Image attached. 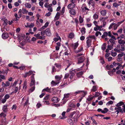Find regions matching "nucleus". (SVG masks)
I'll return each instance as SVG.
<instances>
[{"label": "nucleus", "instance_id": "nucleus-1", "mask_svg": "<svg viewBox=\"0 0 125 125\" xmlns=\"http://www.w3.org/2000/svg\"><path fill=\"white\" fill-rule=\"evenodd\" d=\"M117 108L114 107L115 110V112H116L118 114L119 112L122 113L123 111L125 110V105L123 102H121L118 103L116 105Z\"/></svg>", "mask_w": 125, "mask_h": 125}, {"label": "nucleus", "instance_id": "nucleus-2", "mask_svg": "<svg viewBox=\"0 0 125 125\" xmlns=\"http://www.w3.org/2000/svg\"><path fill=\"white\" fill-rule=\"evenodd\" d=\"M63 53V57H62L63 59H66L68 58L69 56V55L70 52L67 49H65L64 51L62 50L60 52L59 55L60 56H62L61 53Z\"/></svg>", "mask_w": 125, "mask_h": 125}, {"label": "nucleus", "instance_id": "nucleus-3", "mask_svg": "<svg viewBox=\"0 0 125 125\" xmlns=\"http://www.w3.org/2000/svg\"><path fill=\"white\" fill-rule=\"evenodd\" d=\"M110 37H111V38L113 39H110V45L111 44L110 43H111V44L112 46H110V50H111V49L112 48V46H114V44H115V40L114 39L116 40L115 38V36H113L111 35L110 32Z\"/></svg>", "mask_w": 125, "mask_h": 125}, {"label": "nucleus", "instance_id": "nucleus-4", "mask_svg": "<svg viewBox=\"0 0 125 125\" xmlns=\"http://www.w3.org/2000/svg\"><path fill=\"white\" fill-rule=\"evenodd\" d=\"M89 8H91L90 10H94V7L95 6V4L93 0H91L89 1L88 3Z\"/></svg>", "mask_w": 125, "mask_h": 125}, {"label": "nucleus", "instance_id": "nucleus-5", "mask_svg": "<svg viewBox=\"0 0 125 125\" xmlns=\"http://www.w3.org/2000/svg\"><path fill=\"white\" fill-rule=\"evenodd\" d=\"M89 8H91L90 10H94V7L95 6V4L93 0H91L89 1L88 3Z\"/></svg>", "mask_w": 125, "mask_h": 125}, {"label": "nucleus", "instance_id": "nucleus-6", "mask_svg": "<svg viewBox=\"0 0 125 125\" xmlns=\"http://www.w3.org/2000/svg\"><path fill=\"white\" fill-rule=\"evenodd\" d=\"M84 65V64H83L80 68H78V69H73V68L71 69L70 70L69 72L71 74H73V75H75V73H76V71H79L81 70L82 69V68L83 66Z\"/></svg>", "mask_w": 125, "mask_h": 125}, {"label": "nucleus", "instance_id": "nucleus-7", "mask_svg": "<svg viewBox=\"0 0 125 125\" xmlns=\"http://www.w3.org/2000/svg\"><path fill=\"white\" fill-rule=\"evenodd\" d=\"M82 11L83 12H87L90 10L89 9L87 8L85 4H83L81 8Z\"/></svg>", "mask_w": 125, "mask_h": 125}, {"label": "nucleus", "instance_id": "nucleus-8", "mask_svg": "<svg viewBox=\"0 0 125 125\" xmlns=\"http://www.w3.org/2000/svg\"><path fill=\"white\" fill-rule=\"evenodd\" d=\"M85 58L83 56L80 57L78 58V62L77 63L80 64L83 63L85 60Z\"/></svg>", "mask_w": 125, "mask_h": 125}, {"label": "nucleus", "instance_id": "nucleus-9", "mask_svg": "<svg viewBox=\"0 0 125 125\" xmlns=\"http://www.w3.org/2000/svg\"><path fill=\"white\" fill-rule=\"evenodd\" d=\"M34 74H33L31 77V82L30 83V86H32L34 85L35 83V81L34 78Z\"/></svg>", "mask_w": 125, "mask_h": 125}, {"label": "nucleus", "instance_id": "nucleus-10", "mask_svg": "<svg viewBox=\"0 0 125 125\" xmlns=\"http://www.w3.org/2000/svg\"><path fill=\"white\" fill-rule=\"evenodd\" d=\"M74 92L75 96L77 94H79L81 93H82V94H83V93L84 94V95H85L87 94V92L86 91L82 90H78Z\"/></svg>", "mask_w": 125, "mask_h": 125}, {"label": "nucleus", "instance_id": "nucleus-11", "mask_svg": "<svg viewBox=\"0 0 125 125\" xmlns=\"http://www.w3.org/2000/svg\"><path fill=\"white\" fill-rule=\"evenodd\" d=\"M62 77V75H56L55 76V78L56 80H55L57 82H58V83H59Z\"/></svg>", "mask_w": 125, "mask_h": 125}, {"label": "nucleus", "instance_id": "nucleus-12", "mask_svg": "<svg viewBox=\"0 0 125 125\" xmlns=\"http://www.w3.org/2000/svg\"><path fill=\"white\" fill-rule=\"evenodd\" d=\"M40 33H39L36 34L34 35V36L36 37L37 39L44 40L45 39V36H40Z\"/></svg>", "mask_w": 125, "mask_h": 125}, {"label": "nucleus", "instance_id": "nucleus-13", "mask_svg": "<svg viewBox=\"0 0 125 125\" xmlns=\"http://www.w3.org/2000/svg\"><path fill=\"white\" fill-rule=\"evenodd\" d=\"M64 97L63 98V100L64 101V102H66L68 99V98L70 96L68 94V93L67 94H64Z\"/></svg>", "mask_w": 125, "mask_h": 125}, {"label": "nucleus", "instance_id": "nucleus-14", "mask_svg": "<svg viewBox=\"0 0 125 125\" xmlns=\"http://www.w3.org/2000/svg\"><path fill=\"white\" fill-rule=\"evenodd\" d=\"M45 34L48 36H50L51 35V33L50 30L49 28H47L45 30Z\"/></svg>", "mask_w": 125, "mask_h": 125}, {"label": "nucleus", "instance_id": "nucleus-15", "mask_svg": "<svg viewBox=\"0 0 125 125\" xmlns=\"http://www.w3.org/2000/svg\"><path fill=\"white\" fill-rule=\"evenodd\" d=\"M27 86V82L25 81H24L23 84V89L24 91L25 92L26 90V88Z\"/></svg>", "mask_w": 125, "mask_h": 125}, {"label": "nucleus", "instance_id": "nucleus-16", "mask_svg": "<svg viewBox=\"0 0 125 125\" xmlns=\"http://www.w3.org/2000/svg\"><path fill=\"white\" fill-rule=\"evenodd\" d=\"M75 3H72L68 4L67 7L68 9H71L74 8L75 7Z\"/></svg>", "mask_w": 125, "mask_h": 125}, {"label": "nucleus", "instance_id": "nucleus-17", "mask_svg": "<svg viewBox=\"0 0 125 125\" xmlns=\"http://www.w3.org/2000/svg\"><path fill=\"white\" fill-rule=\"evenodd\" d=\"M7 106L8 105L7 104L3 105L2 109L3 111L6 113H7L8 110V109L7 108Z\"/></svg>", "mask_w": 125, "mask_h": 125}, {"label": "nucleus", "instance_id": "nucleus-18", "mask_svg": "<svg viewBox=\"0 0 125 125\" xmlns=\"http://www.w3.org/2000/svg\"><path fill=\"white\" fill-rule=\"evenodd\" d=\"M33 73V72L31 71H30L29 72L26 73L23 75L24 77H26L27 76L31 75Z\"/></svg>", "mask_w": 125, "mask_h": 125}, {"label": "nucleus", "instance_id": "nucleus-19", "mask_svg": "<svg viewBox=\"0 0 125 125\" xmlns=\"http://www.w3.org/2000/svg\"><path fill=\"white\" fill-rule=\"evenodd\" d=\"M52 101L54 103H57L59 102V99L56 97H53L52 98Z\"/></svg>", "mask_w": 125, "mask_h": 125}, {"label": "nucleus", "instance_id": "nucleus-20", "mask_svg": "<svg viewBox=\"0 0 125 125\" xmlns=\"http://www.w3.org/2000/svg\"><path fill=\"white\" fill-rule=\"evenodd\" d=\"M86 43L87 47L88 48L91 45L92 40L91 39H88L87 40Z\"/></svg>", "mask_w": 125, "mask_h": 125}, {"label": "nucleus", "instance_id": "nucleus-21", "mask_svg": "<svg viewBox=\"0 0 125 125\" xmlns=\"http://www.w3.org/2000/svg\"><path fill=\"white\" fill-rule=\"evenodd\" d=\"M27 25L25 26V27H29L30 28H32L34 26V23H31L30 24L29 22L27 23Z\"/></svg>", "mask_w": 125, "mask_h": 125}, {"label": "nucleus", "instance_id": "nucleus-22", "mask_svg": "<svg viewBox=\"0 0 125 125\" xmlns=\"http://www.w3.org/2000/svg\"><path fill=\"white\" fill-rule=\"evenodd\" d=\"M51 89L49 88V87H47L46 88L43 89L42 91V92H43L44 91H46L50 93H51Z\"/></svg>", "mask_w": 125, "mask_h": 125}, {"label": "nucleus", "instance_id": "nucleus-23", "mask_svg": "<svg viewBox=\"0 0 125 125\" xmlns=\"http://www.w3.org/2000/svg\"><path fill=\"white\" fill-rule=\"evenodd\" d=\"M70 13L71 15H75L76 14V10L74 9H71L70 10Z\"/></svg>", "mask_w": 125, "mask_h": 125}, {"label": "nucleus", "instance_id": "nucleus-24", "mask_svg": "<svg viewBox=\"0 0 125 125\" xmlns=\"http://www.w3.org/2000/svg\"><path fill=\"white\" fill-rule=\"evenodd\" d=\"M2 38L3 39H6L9 37L8 34L7 33H3L2 35Z\"/></svg>", "mask_w": 125, "mask_h": 125}, {"label": "nucleus", "instance_id": "nucleus-25", "mask_svg": "<svg viewBox=\"0 0 125 125\" xmlns=\"http://www.w3.org/2000/svg\"><path fill=\"white\" fill-rule=\"evenodd\" d=\"M108 35L109 36V31L108 32V33L105 32L103 34L102 36V37L103 38H104L106 37Z\"/></svg>", "mask_w": 125, "mask_h": 125}, {"label": "nucleus", "instance_id": "nucleus-26", "mask_svg": "<svg viewBox=\"0 0 125 125\" xmlns=\"http://www.w3.org/2000/svg\"><path fill=\"white\" fill-rule=\"evenodd\" d=\"M52 4H51L47 6L48 10L50 12H52Z\"/></svg>", "mask_w": 125, "mask_h": 125}, {"label": "nucleus", "instance_id": "nucleus-27", "mask_svg": "<svg viewBox=\"0 0 125 125\" xmlns=\"http://www.w3.org/2000/svg\"><path fill=\"white\" fill-rule=\"evenodd\" d=\"M84 72L83 71H82L77 73L76 75L77 77H81L83 73Z\"/></svg>", "mask_w": 125, "mask_h": 125}, {"label": "nucleus", "instance_id": "nucleus-28", "mask_svg": "<svg viewBox=\"0 0 125 125\" xmlns=\"http://www.w3.org/2000/svg\"><path fill=\"white\" fill-rule=\"evenodd\" d=\"M51 83L52 86H55L59 83L58 82H57L56 80L55 81H52Z\"/></svg>", "mask_w": 125, "mask_h": 125}, {"label": "nucleus", "instance_id": "nucleus-29", "mask_svg": "<svg viewBox=\"0 0 125 125\" xmlns=\"http://www.w3.org/2000/svg\"><path fill=\"white\" fill-rule=\"evenodd\" d=\"M4 21L3 24L4 26H6L8 24V21L6 19H5L3 20Z\"/></svg>", "mask_w": 125, "mask_h": 125}, {"label": "nucleus", "instance_id": "nucleus-30", "mask_svg": "<svg viewBox=\"0 0 125 125\" xmlns=\"http://www.w3.org/2000/svg\"><path fill=\"white\" fill-rule=\"evenodd\" d=\"M106 44L105 43H104L101 46V49L102 50L104 51L106 48Z\"/></svg>", "mask_w": 125, "mask_h": 125}, {"label": "nucleus", "instance_id": "nucleus-31", "mask_svg": "<svg viewBox=\"0 0 125 125\" xmlns=\"http://www.w3.org/2000/svg\"><path fill=\"white\" fill-rule=\"evenodd\" d=\"M109 53H107L105 54V57L106 59H107L108 61H109Z\"/></svg>", "mask_w": 125, "mask_h": 125}, {"label": "nucleus", "instance_id": "nucleus-32", "mask_svg": "<svg viewBox=\"0 0 125 125\" xmlns=\"http://www.w3.org/2000/svg\"><path fill=\"white\" fill-rule=\"evenodd\" d=\"M81 31L82 35L84 34L85 32V29L84 27L82 28L81 30Z\"/></svg>", "mask_w": 125, "mask_h": 125}, {"label": "nucleus", "instance_id": "nucleus-33", "mask_svg": "<svg viewBox=\"0 0 125 125\" xmlns=\"http://www.w3.org/2000/svg\"><path fill=\"white\" fill-rule=\"evenodd\" d=\"M67 122L70 125H72L73 124V123L72 120L71 119H68L67 120Z\"/></svg>", "mask_w": 125, "mask_h": 125}, {"label": "nucleus", "instance_id": "nucleus-34", "mask_svg": "<svg viewBox=\"0 0 125 125\" xmlns=\"http://www.w3.org/2000/svg\"><path fill=\"white\" fill-rule=\"evenodd\" d=\"M65 112L64 111L62 113V117H60V119H64L66 118V117L65 116Z\"/></svg>", "mask_w": 125, "mask_h": 125}, {"label": "nucleus", "instance_id": "nucleus-35", "mask_svg": "<svg viewBox=\"0 0 125 125\" xmlns=\"http://www.w3.org/2000/svg\"><path fill=\"white\" fill-rule=\"evenodd\" d=\"M60 15V13L58 12H57L55 17V20H58L59 18Z\"/></svg>", "mask_w": 125, "mask_h": 125}, {"label": "nucleus", "instance_id": "nucleus-36", "mask_svg": "<svg viewBox=\"0 0 125 125\" xmlns=\"http://www.w3.org/2000/svg\"><path fill=\"white\" fill-rule=\"evenodd\" d=\"M25 6L28 8H30L31 7V5L29 3H26L25 4Z\"/></svg>", "mask_w": 125, "mask_h": 125}, {"label": "nucleus", "instance_id": "nucleus-37", "mask_svg": "<svg viewBox=\"0 0 125 125\" xmlns=\"http://www.w3.org/2000/svg\"><path fill=\"white\" fill-rule=\"evenodd\" d=\"M106 12L105 10H103L101 11L100 13L101 15L104 16L106 15Z\"/></svg>", "mask_w": 125, "mask_h": 125}, {"label": "nucleus", "instance_id": "nucleus-38", "mask_svg": "<svg viewBox=\"0 0 125 125\" xmlns=\"http://www.w3.org/2000/svg\"><path fill=\"white\" fill-rule=\"evenodd\" d=\"M74 34L73 33L71 32L69 34L68 37L70 38H72L74 37Z\"/></svg>", "mask_w": 125, "mask_h": 125}, {"label": "nucleus", "instance_id": "nucleus-39", "mask_svg": "<svg viewBox=\"0 0 125 125\" xmlns=\"http://www.w3.org/2000/svg\"><path fill=\"white\" fill-rule=\"evenodd\" d=\"M78 45L79 43L78 42H77L74 44L73 47L74 49H75L77 48Z\"/></svg>", "mask_w": 125, "mask_h": 125}, {"label": "nucleus", "instance_id": "nucleus-40", "mask_svg": "<svg viewBox=\"0 0 125 125\" xmlns=\"http://www.w3.org/2000/svg\"><path fill=\"white\" fill-rule=\"evenodd\" d=\"M89 38H91L92 39H96V37L94 35H89L88 37H87L86 38L87 39H88Z\"/></svg>", "mask_w": 125, "mask_h": 125}, {"label": "nucleus", "instance_id": "nucleus-41", "mask_svg": "<svg viewBox=\"0 0 125 125\" xmlns=\"http://www.w3.org/2000/svg\"><path fill=\"white\" fill-rule=\"evenodd\" d=\"M111 55L113 57L115 56L116 55V52L112 51L111 53Z\"/></svg>", "mask_w": 125, "mask_h": 125}, {"label": "nucleus", "instance_id": "nucleus-42", "mask_svg": "<svg viewBox=\"0 0 125 125\" xmlns=\"http://www.w3.org/2000/svg\"><path fill=\"white\" fill-rule=\"evenodd\" d=\"M79 21L80 23H82L83 21V18L81 16H80L79 17Z\"/></svg>", "mask_w": 125, "mask_h": 125}, {"label": "nucleus", "instance_id": "nucleus-43", "mask_svg": "<svg viewBox=\"0 0 125 125\" xmlns=\"http://www.w3.org/2000/svg\"><path fill=\"white\" fill-rule=\"evenodd\" d=\"M118 42L120 44H124L125 43V41L122 40H118Z\"/></svg>", "mask_w": 125, "mask_h": 125}, {"label": "nucleus", "instance_id": "nucleus-44", "mask_svg": "<svg viewBox=\"0 0 125 125\" xmlns=\"http://www.w3.org/2000/svg\"><path fill=\"white\" fill-rule=\"evenodd\" d=\"M18 81V80H15V81L13 83L12 86V87H16V85L17 84V82Z\"/></svg>", "mask_w": 125, "mask_h": 125}, {"label": "nucleus", "instance_id": "nucleus-45", "mask_svg": "<svg viewBox=\"0 0 125 125\" xmlns=\"http://www.w3.org/2000/svg\"><path fill=\"white\" fill-rule=\"evenodd\" d=\"M53 40L54 41H55V42H56L58 41L59 40H61V38L60 37H58V38L55 37L53 39Z\"/></svg>", "mask_w": 125, "mask_h": 125}, {"label": "nucleus", "instance_id": "nucleus-46", "mask_svg": "<svg viewBox=\"0 0 125 125\" xmlns=\"http://www.w3.org/2000/svg\"><path fill=\"white\" fill-rule=\"evenodd\" d=\"M107 17H102L100 18V21H105V19H107Z\"/></svg>", "mask_w": 125, "mask_h": 125}, {"label": "nucleus", "instance_id": "nucleus-47", "mask_svg": "<svg viewBox=\"0 0 125 125\" xmlns=\"http://www.w3.org/2000/svg\"><path fill=\"white\" fill-rule=\"evenodd\" d=\"M6 115L4 113L2 112L0 114V117L1 118L2 117H5Z\"/></svg>", "mask_w": 125, "mask_h": 125}, {"label": "nucleus", "instance_id": "nucleus-48", "mask_svg": "<svg viewBox=\"0 0 125 125\" xmlns=\"http://www.w3.org/2000/svg\"><path fill=\"white\" fill-rule=\"evenodd\" d=\"M13 88H14V90L13 91L14 93H16L18 91V87L17 86L16 87H14Z\"/></svg>", "mask_w": 125, "mask_h": 125}, {"label": "nucleus", "instance_id": "nucleus-49", "mask_svg": "<svg viewBox=\"0 0 125 125\" xmlns=\"http://www.w3.org/2000/svg\"><path fill=\"white\" fill-rule=\"evenodd\" d=\"M75 113L76 112L75 111H74L73 112L71 113L69 115V117L70 118H72L73 116L75 114Z\"/></svg>", "mask_w": 125, "mask_h": 125}, {"label": "nucleus", "instance_id": "nucleus-50", "mask_svg": "<svg viewBox=\"0 0 125 125\" xmlns=\"http://www.w3.org/2000/svg\"><path fill=\"white\" fill-rule=\"evenodd\" d=\"M97 89V87L95 86H93L92 89L91 90V91L92 92H95Z\"/></svg>", "mask_w": 125, "mask_h": 125}, {"label": "nucleus", "instance_id": "nucleus-51", "mask_svg": "<svg viewBox=\"0 0 125 125\" xmlns=\"http://www.w3.org/2000/svg\"><path fill=\"white\" fill-rule=\"evenodd\" d=\"M22 12L23 14L25 13H27L28 12V11L26 10L25 9L22 8Z\"/></svg>", "mask_w": 125, "mask_h": 125}, {"label": "nucleus", "instance_id": "nucleus-52", "mask_svg": "<svg viewBox=\"0 0 125 125\" xmlns=\"http://www.w3.org/2000/svg\"><path fill=\"white\" fill-rule=\"evenodd\" d=\"M52 74H53L54 72H55L56 71V70L55 68V67L53 66L52 67Z\"/></svg>", "mask_w": 125, "mask_h": 125}, {"label": "nucleus", "instance_id": "nucleus-53", "mask_svg": "<svg viewBox=\"0 0 125 125\" xmlns=\"http://www.w3.org/2000/svg\"><path fill=\"white\" fill-rule=\"evenodd\" d=\"M35 89V87L34 86L32 87L29 90V91L30 92H33Z\"/></svg>", "mask_w": 125, "mask_h": 125}, {"label": "nucleus", "instance_id": "nucleus-54", "mask_svg": "<svg viewBox=\"0 0 125 125\" xmlns=\"http://www.w3.org/2000/svg\"><path fill=\"white\" fill-rule=\"evenodd\" d=\"M108 111V110L106 108H105L103 110L102 113H105Z\"/></svg>", "mask_w": 125, "mask_h": 125}, {"label": "nucleus", "instance_id": "nucleus-55", "mask_svg": "<svg viewBox=\"0 0 125 125\" xmlns=\"http://www.w3.org/2000/svg\"><path fill=\"white\" fill-rule=\"evenodd\" d=\"M116 71V69L113 68L111 72H110V75H112L113 74V73L115 72Z\"/></svg>", "mask_w": 125, "mask_h": 125}, {"label": "nucleus", "instance_id": "nucleus-56", "mask_svg": "<svg viewBox=\"0 0 125 125\" xmlns=\"http://www.w3.org/2000/svg\"><path fill=\"white\" fill-rule=\"evenodd\" d=\"M83 48L82 47H81L80 49H79L78 50L76 51L75 52L76 53L80 52L83 50Z\"/></svg>", "mask_w": 125, "mask_h": 125}, {"label": "nucleus", "instance_id": "nucleus-57", "mask_svg": "<svg viewBox=\"0 0 125 125\" xmlns=\"http://www.w3.org/2000/svg\"><path fill=\"white\" fill-rule=\"evenodd\" d=\"M43 102L45 104L49 105L50 104L49 101H48L44 100L43 101Z\"/></svg>", "mask_w": 125, "mask_h": 125}, {"label": "nucleus", "instance_id": "nucleus-58", "mask_svg": "<svg viewBox=\"0 0 125 125\" xmlns=\"http://www.w3.org/2000/svg\"><path fill=\"white\" fill-rule=\"evenodd\" d=\"M95 94L94 96V97H97L98 96H99L100 95V93H99L98 92H96L95 93Z\"/></svg>", "mask_w": 125, "mask_h": 125}, {"label": "nucleus", "instance_id": "nucleus-59", "mask_svg": "<svg viewBox=\"0 0 125 125\" xmlns=\"http://www.w3.org/2000/svg\"><path fill=\"white\" fill-rule=\"evenodd\" d=\"M113 7H116L120 5V4H118L117 3H115L113 4Z\"/></svg>", "mask_w": 125, "mask_h": 125}, {"label": "nucleus", "instance_id": "nucleus-60", "mask_svg": "<svg viewBox=\"0 0 125 125\" xmlns=\"http://www.w3.org/2000/svg\"><path fill=\"white\" fill-rule=\"evenodd\" d=\"M29 98H27V99L26 102L24 103V106L28 104H29Z\"/></svg>", "mask_w": 125, "mask_h": 125}, {"label": "nucleus", "instance_id": "nucleus-61", "mask_svg": "<svg viewBox=\"0 0 125 125\" xmlns=\"http://www.w3.org/2000/svg\"><path fill=\"white\" fill-rule=\"evenodd\" d=\"M93 18L94 19H96L98 18V15L96 14H94L93 16Z\"/></svg>", "mask_w": 125, "mask_h": 125}, {"label": "nucleus", "instance_id": "nucleus-62", "mask_svg": "<svg viewBox=\"0 0 125 125\" xmlns=\"http://www.w3.org/2000/svg\"><path fill=\"white\" fill-rule=\"evenodd\" d=\"M55 65L56 67L59 69V70H58V71H59V70L61 68V65L57 64H55Z\"/></svg>", "mask_w": 125, "mask_h": 125}, {"label": "nucleus", "instance_id": "nucleus-63", "mask_svg": "<svg viewBox=\"0 0 125 125\" xmlns=\"http://www.w3.org/2000/svg\"><path fill=\"white\" fill-rule=\"evenodd\" d=\"M17 108V106L15 104L14 105H13L12 107L11 110H13V109H14V110H16Z\"/></svg>", "mask_w": 125, "mask_h": 125}, {"label": "nucleus", "instance_id": "nucleus-64", "mask_svg": "<svg viewBox=\"0 0 125 125\" xmlns=\"http://www.w3.org/2000/svg\"><path fill=\"white\" fill-rule=\"evenodd\" d=\"M10 97V96L8 94H6L4 97V98L6 100L9 99Z\"/></svg>", "mask_w": 125, "mask_h": 125}]
</instances>
